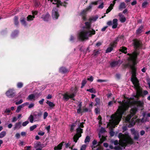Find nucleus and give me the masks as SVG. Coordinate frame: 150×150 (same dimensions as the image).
<instances>
[{
	"instance_id": "c756f323",
	"label": "nucleus",
	"mask_w": 150,
	"mask_h": 150,
	"mask_svg": "<svg viewBox=\"0 0 150 150\" xmlns=\"http://www.w3.org/2000/svg\"><path fill=\"white\" fill-rule=\"evenodd\" d=\"M85 24L86 26V28L88 30H89L91 28V23L88 22H86L85 23Z\"/></svg>"
},
{
	"instance_id": "c85d7f7f",
	"label": "nucleus",
	"mask_w": 150,
	"mask_h": 150,
	"mask_svg": "<svg viewBox=\"0 0 150 150\" xmlns=\"http://www.w3.org/2000/svg\"><path fill=\"white\" fill-rule=\"evenodd\" d=\"M35 96L33 94H31L27 98V99L29 100H32L34 99Z\"/></svg>"
},
{
	"instance_id": "f257e3e1",
	"label": "nucleus",
	"mask_w": 150,
	"mask_h": 150,
	"mask_svg": "<svg viewBox=\"0 0 150 150\" xmlns=\"http://www.w3.org/2000/svg\"><path fill=\"white\" fill-rule=\"evenodd\" d=\"M118 103L121 105L118 107L116 112V115L111 116L112 119L117 125L120 121L123 114L128 109L131 105H136L140 107H142L144 105L143 102L141 101L135 100L133 98H130L126 100H124L122 102L119 101Z\"/></svg>"
},
{
	"instance_id": "e2e57ef3",
	"label": "nucleus",
	"mask_w": 150,
	"mask_h": 150,
	"mask_svg": "<svg viewBox=\"0 0 150 150\" xmlns=\"http://www.w3.org/2000/svg\"><path fill=\"white\" fill-rule=\"evenodd\" d=\"M86 148V146L85 145H82L80 149V150H85Z\"/></svg>"
},
{
	"instance_id": "4468645a",
	"label": "nucleus",
	"mask_w": 150,
	"mask_h": 150,
	"mask_svg": "<svg viewBox=\"0 0 150 150\" xmlns=\"http://www.w3.org/2000/svg\"><path fill=\"white\" fill-rule=\"evenodd\" d=\"M109 46L108 47L106 50L105 53H108L111 52L113 49V48L116 47L114 45L110 43Z\"/></svg>"
},
{
	"instance_id": "bf43d9fd",
	"label": "nucleus",
	"mask_w": 150,
	"mask_h": 150,
	"mask_svg": "<svg viewBox=\"0 0 150 150\" xmlns=\"http://www.w3.org/2000/svg\"><path fill=\"white\" fill-rule=\"evenodd\" d=\"M93 80V78L92 76H91L89 78H87V80L90 81L91 82H92Z\"/></svg>"
},
{
	"instance_id": "dca6fc26",
	"label": "nucleus",
	"mask_w": 150,
	"mask_h": 150,
	"mask_svg": "<svg viewBox=\"0 0 150 150\" xmlns=\"http://www.w3.org/2000/svg\"><path fill=\"white\" fill-rule=\"evenodd\" d=\"M50 15L48 13H47L46 14L42 15V18L45 21H48L49 20Z\"/></svg>"
},
{
	"instance_id": "a211bd4d",
	"label": "nucleus",
	"mask_w": 150,
	"mask_h": 150,
	"mask_svg": "<svg viewBox=\"0 0 150 150\" xmlns=\"http://www.w3.org/2000/svg\"><path fill=\"white\" fill-rule=\"evenodd\" d=\"M20 22L22 25L26 26L27 25L24 16H22L20 19Z\"/></svg>"
},
{
	"instance_id": "4be33fe9",
	"label": "nucleus",
	"mask_w": 150,
	"mask_h": 150,
	"mask_svg": "<svg viewBox=\"0 0 150 150\" xmlns=\"http://www.w3.org/2000/svg\"><path fill=\"white\" fill-rule=\"evenodd\" d=\"M81 137V135L79 136L78 134H76L73 137L74 141L76 143L77 142L78 140L79 139V138Z\"/></svg>"
},
{
	"instance_id": "0e129e2a",
	"label": "nucleus",
	"mask_w": 150,
	"mask_h": 150,
	"mask_svg": "<svg viewBox=\"0 0 150 150\" xmlns=\"http://www.w3.org/2000/svg\"><path fill=\"white\" fill-rule=\"evenodd\" d=\"M107 80H105L98 79L97 80V82H106Z\"/></svg>"
},
{
	"instance_id": "f03ea898",
	"label": "nucleus",
	"mask_w": 150,
	"mask_h": 150,
	"mask_svg": "<svg viewBox=\"0 0 150 150\" xmlns=\"http://www.w3.org/2000/svg\"><path fill=\"white\" fill-rule=\"evenodd\" d=\"M118 137L120 144L122 146H126L128 145H132L134 143L133 139L127 134H123L122 133H119Z\"/></svg>"
},
{
	"instance_id": "5701e85b",
	"label": "nucleus",
	"mask_w": 150,
	"mask_h": 150,
	"mask_svg": "<svg viewBox=\"0 0 150 150\" xmlns=\"http://www.w3.org/2000/svg\"><path fill=\"white\" fill-rule=\"evenodd\" d=\"M18 19V16H15L14 18V24L16 26H18L19 24Z\"/></svg>"
},
{
	"instance_id": "aec40b11",
	"label": "nucleus",
	"mask_w": 150,
	"mask_h": 150,
	"mask_svg": "<svg viewBox=\"0 0 150 150\" xmlns=\"http://www.w3.org/2000/svg\"><path fill=\"white\" fill-rule=\"evenodd\" d=\"M76 134H78V135H79V136H80L81 135V134L83 132V129H82L80 127H78L76 129Z\"/></svg>"
},
{
	"instance_id": "6e6d98bb",
	"label": "nucleus",
	"mask_w": 150,
	"mask_h": 150,
	"mask_svg": "<svg viewBox=\"0 0 150 150\" xmlns=\"http://www.w3.org/2000/svg\"><path fill=\"white\" fill-rule=\"evenodd\" d=\"M139 138V134H137V136H134V139L135 140H138Z\"/></svg>"
},
{
	"instance_id": "a18cd8bd",
	"label": "nucleus",
	"mask_w": 150,
	"mask_h": 150,
	"mask_svg": "<svg viewBox=\"0 0 150 150\" xmlns=\"http://www.w3.org/2000/svg\"><path fill=\"white\" fill-rule=\"evenodd\" d=\"M90 141V137L89 136H87L86 137V138L84 142L85 143H86L87 142H89Z\"/></svg>"
},
{
	"instance_id": "09e8293b",
	"label": "nucleus",
	"mask_w": 150,
	"mask_h": 150,
	"mask_svg": "<svg viewBox=\"0 0 150 150\" xmlns=\"http://www.w3.org/2000/svg\"><path fill=\"white\" fill-rule=\"evenodd\" d=\"M126 20V18L124 16L120 18V21L122 23L125 22Z\"/></svg>"
},
{
	"instance_id": "69168bd1",
	"label": "nucleus",
	"mask_w": 150,
	"mask_h": 150,
	"mask_svg": "<svg viewBox=\"0 0 150 150\" xmlns=\"http://www.w3.org/2000/svg\"><path fill=\"white\" fill-rule=\"evenodd\" d=\"M103 4V3H102L99 6L98 8H99L102 9L104 7Z\"/></svg>"
},
{
	"instance_id": "f8f14e48",
	"label": "nucleus",
	"mask_w": 150,
	"mask_h": 150,
	"mask_svg": "<svg viewBox=\"0 0 150 150\" xmlns=\"http://www.w3.org/2000/svg\"><path fill=\"white\" fill-rule=\"evenodd\" d=\"M117 19L116 18H115L113 19L112 22L111 21H109L107 22V24L109 25L110 26L112 25V28L113 29L116 28L117 26Z\"/></svg>"
},
{
	"instance_id": "6e6552de",
	"label": "nucleus",
	"mask_w": 150,
	"mask_h": 150,
	"mask_svg": "<svg viewBox=\"0 0 150 150\" xmlns=\"http://www.w3.org/2000/svg\"><path fill=\"white\" fill-rule=\"evenodd\" d=\"M131 68L132 69V78L131 79V80L132 83H134V82L139 81L138 79L136 77V71L137 68L136 67L134 66H131Z\"/></svg>"
},
{
	"instance_id": "37998d69",
	"label": "nucleus",
	"mask_w": 150,
	"mask_h": 150,
	"mask_svg": "<svg viewBox=\"0 0 150 150\" xmlns=\"http://www.w3.org/2000/svg\"><path fill=\"white\" fill-rule=\"evenodd\" d=\"M86 81L85 80H84L82 81L81 83V88H83L84 86L85 85L86 83Z\"/></svg>"
},
{
	"instance_id": "ddd939ff",
	"label": "nucleus",
	"mask_w": 150,
	"mask_h": 150,
	"mask_svg": "<svg viewBox=\"0 0 150 150\" xmlns=\"http://www.w3.org/2000/svg\"><path fill=\"white\" fill-rule=\"evenodd\" d=\"M122 62L120 60L114 61L110 63V66L111 67H114L117 66H119L122 64Z\"/></svg>"
},
{
	"instance_id": "20e7f679",
	"label": "nucleus",
	"mask_w": 150,
	"mask_h": 150,
	"mask_svg": "<svg viewBox=\"0 0 150 150\" xmlns=\"http://www.w3.org/2000/svg\"><path fill=\"white\" fill-rule=\"evenodd\" d=\"M95 34V31L93 29L92 30H82L79 33L78 38L79 40L83 41L88 39L89 37H91Z\"/></svg>"
},
{
	"instance_id": "f704fd0d",
	"label": "nucleus",
	"mask_w": 150,
	"mask_h": 150,
	"mask_svg": "<svg viewBox=\"0 0 150 150\" xmlns=\"http://www.w3.org/2000/svg\"><path fill=\"white\" fill-rule=\"evenodd\" d=\"M86 91H89L91 93H96V90L94 89L93 88H92L91 89H87Z\"/></svg>"
},
{
	"instance_id": "ea45409f",
	"label": "nucleus",
	"mask_w": 150,
	"mask_h": 150,
	"mask_svg": "<svg viewBox=\"0 0 150 150\" xmlns=\"http://www.w3.org/2000/svg\"><path fill=\"white\" fill-rule=\"evenodd\" d=\"M6 132L2 131L0 133V138H2L4 137L6 135Z\"/></svg>"
},
{
	"instance_id": "423d86ee",
	"label": "nucleus",
	"mask_w": 150,
	"mask_h": 150,
	"mask_svg": "<svg viewBox=\"0 0 150 150\" xmlns=\"http://www.w3.org/2000/svg\"><path fill=\"white\" fill-rule=\"evenodd\" d=\"M132 83L134 86V87L136 90V93H138L141 96H143V92L142 88L140 86V84L139 81L134 82Z\"/></svg>"
},
{
	"instance_id": "8fccbe9b",
	"label": "nucleus",
	"mask_w": 150,
	"mask_h": 150,
	"mask_svg": "<svg viewBox=\"0 0 150 150\" xmlns=\"http://www.w3.org/2000/svg\"><path fill=\"white\" fill-rule=\"evenodd\" d=\"M85 123V122H82L79 125H78V127H80V128H82L84 127V125L83 124Z\"/></svg>"
},
{
	"instance_id": "9d476101",
	"label": "nucleus",
	"mask_w": 150,
	"mask_h": 150,
	"mask_svg": "<svg viewBox=\"0 0 150 150\" xmlns=\"http://www.w3.org/2000/svg\"><path fill=\"white\" fill-rule=\"evenodd\" d=\"M7 96L9 98H13L16 96V93L14 89H9L6 93Z\"/></svg>"
},
{
	"instance_id": "72a5a7b5",
	"label": "nucleus",
	"mask_w": 150,
	"mask_h": 150,
	"mask_svg": "<svg viewBox=\"0 0 150 150\" xmlns=\"http://www.w3.org/2000/svg\"><path fill=\"white\" fill-rule=\"evenodd\" d=\"M63 143H64V142H63ZM63 142L59 144L56 147H55L54 148H56V149L57 150L58 149H62V146L63 145Z\"/></svg>"
},
{
	"instance_id": "864d4df0",
	"label": "nucleus",
	"mask_w": 150,
	"mask_h": 150,
	"mask_svg": "<svg viewBox=\"0 0 150 150\" xmlns=\"http://www.w3.org/2000/svg\"><path fill=\"white\" fill-rule=\"evenodd\" d=\"M23 102V100L22 99H20L19 101L16 102L15 104L16 105H18L22 103Z\"/></svg>"
},
{
	"instance_id": "79ce46f5",
	"label": "nucleus",
	"mask_w": 150,
	"mask_h": 150,
	"mask_svg": "<svg viewBox=\"0 0 150 150\" xmlns=\"http://www.w3.org/2000/svg\"><path fill=\"white\" fill-rule=\"evenodd\" d=\"M61 6H64L65 8L67 7V5L68 4V3L66 1H64V2H62L61 1Z\"/></svg>"
},
{
	"instance_id": "2f4dec72",
	"label": "nucleus",
	"mask_w": 150,
	"mask_h": 150,
	"mask_svg": "<svg viewBox=\"0 0 150 150\" xmlns=\"http://www.w3.org/2000/svg\"><path fill=\"white\" fill-rule=\"evenodd\" d=\"M119 38L118 37H117L115 38V40L111 43L112 44L114 45L115 46H116L117 42L119 41Z\"/></svg>"
},
{
	"instance_id": "774afa93",
	"label": "nucleus",
	"mask_w": 150,
	"mask_h": 150,
	"mask_svg": "<svg viewBox=\"0 0 150 150\" xmlns=\"http://www.w3.org/2000/svg\"><path fill=\"white\" fill-rule=\"evenodd\" d=\"M134 96L135 98H137V99H139V97L141 96L139 95L138 93H136V94L135 95H134Z\"/></svg>"
},
{
	"instance_id": "5fc2aeb1",
	"label": "nucleus",
	"mask_w": 150,
	"mask_h": 150,
	"mask_svg": "<svg viewBox=\"0 0 150 150\" xmlns=\"http://www.w3.org/2000/svg\"><path fill=\"white\" fill-rule=\"evenodd\" d=\"M48 115V113L47 112H45L43 115V118L44 119H45Z\"/></svg>"
},
{
	"instance_id": "cd10ccee",
	"label": "nucleus",
	"mask_w": 150,
	"mask_h": 150,
	"mask_svg": "<svg viewBox=\"0 0 150 150\" xmlns=\"http://www.w3.org/2000/svg\"><path fill=\"white\" fill-rule=\"evenodd\" d=\"M122 68L123 69H125L127 68L131 67V65L129 63L124 64H122Z\"/></svg>"
},
{
	"instance_id": "0eeeda50",
	"label": "nucleus",
	"mask_w": 150,
	"mask_h": 150,
	"mask_svg": "<svg viewBox=\"0 0 150 150\" xmlns=\"http://www.w3.org/2000/svg\"><path fill=\"white\" fill-rule=\"evenodd\" d=\"M133 44L135 49V50L141 49L142 47L143 44L142 41L137 39H134L133 40Z\"/></svg>"
},
{
	"instance_id": "c03bdc74",
	"label": "nucleus",
	"mask_w": 150,
	"mask_h": 150,
	"mask_svg": "<svg viewBox=\"0 0 150 150\" xmlns=\"http://www.w3.org/2000/svg\"><path fill=\"white\" fill-rule=\"evenodd\" d=\"M30 120V121L31 123H33L34 120V117L32 115H30L28 118Z\"/></svg>"
},
{
	"instance_id": "7c9ffc66",
	"label": "nucleus",
	"mask_w": 150,
	"mask_h": 150,
	"mask_svg": "<svg viewBox=\"0 0 150 150\" xmlns=\"http://www.w3.org/2000/svg\"><path fill=\"white\" fill-rule=\"evenodd\" d=\"M24 105L22 104L20 105H19L18 106L17 108V109L16 110V112L17 113H18L21 110V109L24 107Z\"/></svg>"
},
{
	"instance_id": "1a4fd4ad",
	"label": "nucleus",
	"mask_w": 150,
	"mask_h": 150,
	"mask_svg": "<svg viewBox=\"0 0 150 150\" xmlns=\"http://www.w3.org/2000/svg\"><path fill=\"white\" fill-rule=\"evenodd\" d=\"M92 8L91 5H90L88 7H87L85 9L82 11L79 14V15L81 16L82 18L84 21L86 20V16L87 12L91 9Z\"/></svg>"
},
{
	"instance_id": "6ab92c4d",
	"label": "nucleus",
	"mask_w": 150,
	"mask_h": 150,
	"mask_svg": "<svg viewBox=\"0 0 150 150\" xmlns=\"http://www.w3.org/2000/svg\"><path fill=\"white\" fill-rule=\"evenodd\" d=\"M144 26L142 25L140 26L136 31V34L137 35H139L140 33H142L143 32L142 30Z\"/></svg>"
},
{
	"instance_id": "bb28decb",
	"label": "nucleus",
	"mask_w": 150,
	"mask_h": 150,
	"mask_svg": "<svg viewBox=\"0 0 150 150\" xmlns=\"http://www.w3.org/2000/svg\"><path fill=\"white\" fill-rule=\"evenodd\" d=\"M137 111V109L136 108H132L130 110L131 113L133 115H134Z\"/></svg>"
},
{
	"instance_id": "7ed1b4c3",
	"label": "nucleus",
	"mask_w": 150,
	"mask_h": 150,
	"mask_svg": "<svg viewBox=\"0 0 150 150\" xmlns=\"http://www.w3.org/2000/svg\"><path fill=\"white\" fill-rule=\"evenodd\" d=\"M78 91V89L76 86L71 88L69 91L70 94L67 92L62 95L63 100L67 101L70 98L71 100L75 101V99L74 98L76 96Z\"/></svg>"
},
{
	"instance_id": "603ef678",
	"label": "nucleus",
	"mask_w": 150,
	"mask_h": 150,
	"mask_svg": "<svg viewBox=\"0 0 150 150\" xmlns=\"http://www.w3.org/2000/svg\"><path fill=\"white\" fill-rule=\"evenodd\" d=\"M29 123V122L28 121H25L23 123L22 125L23 126H25Z\"/></svg>"
},
{
	"instance_id": "052dcab7",
	"label": "nucleus",
	"mask_w": 150,
	"mask_h": 150,
	"mask_svg": "<svg viewBox=\"0 0 150 150\" xmlns=\"http://www.w3.org/2000/svg\"><path fill=\"white\" fill-rule=\"evenodd\" d=\"M110 134L111 137H113L114 135L115 132H114V131H113L112 130H111L110 131Z\"/></svg>"
},
{
	"instance_id": "a19ab883",
	"label": "nucleus",
	"mask_w": 150,
	"mask_h": 150,
	"mask_svg": "<svg viewBox=\"0 0 150 150\" xmlns=\"http://www.w3.org/2000/svg\"><path fill=\"white\" fill-rule=\"evenodd\" d=\"M62 3H61V1H59L57 2V3H52L53 4H56L57 5V8H59L60 6H61V5H62L61 4Z\"/></svg>"
},
{
	"instance_id": "9b49d317",
	"label": "nucleus",
	"mask_w": 150,
	"mask_h": 150,
	"mask_svg": "<svg viewBox=\"0 0 150 150\" xmlns=\"http://www.w3.org/2000/svg\"><path fill=\"white\" fill-rule=\"evenodd\" d=\"M52 18L54 19H57L59 16L58 9L56 7L53 8L52 10Z\"/></svg>"
},
{
	"instance_id": "c9c22d12",
	"label": "nucleus",
	"mask_w": 150,
	"mask_h": 150,
	"mask_svg": "<svg viewBox=\"0 0 150 150\" xmlns=\"http://www.w3.org/2000/svg\"><path fill=\"white\" fill-rule=\"evenodd\" d=\"M23 83L21 82H18L17 84V87L18 88H21L23 86Z\"/></svg>"
},
{
	"instance_id": "393cba45",
	"label": "nucleus",
	"mask_w": 150,
	"mask_h": 150,
	"mask_svg": "<svg viewBox=\"0 0 150 150\" xmlns=\"http://www.w3.org/2000/svg\"><path fill=\"white\" fill-rule=\"evenodd\" d=\"M35 18V16L29 15L27 17V21H33Z\"/></svg>"
},
{
	"instance_id": "e433bc0d",
	"label": "nucleus",
	"mask_w": 150,
	"mask_h": 150,
	"mask_svg": "<svg viewBox=\"0 0 150 150\" xmlns=\"http://www.w3.org/2000/svg\"><path fill=\"white\" fill-rule=\"evenodd\" d=\"M19 33V31L18 30H14L12 33V36L14 37L17 35Z\"/></svg>"
},
{
	"instance_id": "39448f33",
	"label": "nucleus",
	"mask_w": 150,
	"mask_h": 150,
	"mask_svg": "<svg viewBox=\"0 0 150 150\" xmlns=\"http://www.w3.org/2000/svg\"><path fill=\"white\" fill-rule=\"evenodd\" d=\"M139 54V52L137 51L134 50V52L132 54L128 53L127 55L129 56V60L133 62V63H135L137 58V57Z\"/></svg>"
},
{
	"instance_id": "4d7b16f0",
	"label": "nucleus",
	"mask_w": 150,
	"mask_h": 150,
	"mask_svg": "<svg viewBox=\"0 0 150 150\" xmlns=\"http://www.w3.org/2000/svg\"><path fill=\"white\" fill-rule=\"evenodd\" d=\"M106 131L105 129V128L102 127L100 129V132L101 133H103L105 132Z\"/></svg>"
},
{
	"instance_id": "49530a36",
	"label": "nucleus",
	"mask_w": 150,
	"mask_h": 150,
	"mask_svg": "<svg viewBox=\"0 0 150 150\" xmlns=\"http://www.w3.org/2000/svg\"><path fill=\"white\" fill-rule=\"evenodd\" d=\"M37 127V125H34L32 126H31L30 127V131H33L34 129L36 128Z\"/></svg>"
},
{
	"instance_id": "b1692460",
	"label": "nucleus",
	"mask_w": 150,
	"mask_h": 150,
	"mask_svg": "<svg viewBox=\"0 0 150 150\" xmlns=\"http://www.w3.org/2000/svg\"><path fill=\"white\" fill-rule=\"evenodd\" d=\"M46 103L51 108H52L55 105L53 103L48 100L47 101Z\"/></svg>"
},
{
	"instance_id": "2eb2a0df",
	"label": "nucleus",
	"mask_w": 150,
	"mask_h": 150,
	"mask_svg": "<svg viewBox=\"0 0 150 150\" xmlns=\"http://www.w3.org/2000/svg\"><path fill=\"white\" fill-rule=\"evenodd\" d=\"M69 70L64 67H61L59 69V72L62 74H65L68 72Z\"/></svg>"
},
{
	"instance_id": "473e14b6",
	"label": "nucleus",
	"mask_w": 150,
	"mask_h": 150,
	"mask_svg": "<svg viewBox=\"0 0 150 150\" xmlns=\"http://www.w3.org/2000/svg\"><path fill=\"white\" fill-rule=\"evenodd\" d=\"M95 102L96 103L95 104V105H100V100L99 98H96L95 99Z\"/></svg>"
},
{
	"instance_id": "680f3d73",
	"label": "nucleus",
	"mask_w": 150,
	"mask_h": 150,
	"mask_svg": "<svg viewBox=\"0 0 150 150\" xmlns=\"http://www.w3.org/2000/svg\"><path fill=\"white\" fill-rule=\"evenodd\" d=\"M33 117H34L35 118H37L38 116V114L37 113V112H34V113L33 114Z\"/></svg>"
},
{
	"instance_id": "a878e982",
	"label": "nucleus",
	"mask_w": 150,
	"mask_h": 150,
	"mask_svg": "<svg viewBox=\"0 0 150 150\" xmlns=\"http://www.w3.org/2000/svg\"><path fill=\"white\" fill-rule=\"evenodd\" d=\"M121 48V49L120 50V51L125 54H126L127 52L125 51H126L127 50V47L124 46H122Z\"/></svg>"
},
{
	"instance_id": "13d9d810",
	"label": "nucleus",
	"mask_w": 150,
	"mask_h": 150,
	"mask_svg": "<svg viewBox=\"0 0 150 150\" xmlns=\"http://www.w3.org/2000/svg\"><path fill=\"white\" fill-rule=\"evenodd\" d=\"M95 112L96 114H99L100 113V111L98 108H96L95 109Z\"/></svg>"
},
{
	"instance_id": "338daca9",
	"label": "nucleus",
	"mask_w": 150,
	"mask_h": 150,
	"mask_svg": "<svg viewBox=\"0 0 150 150\" xmlns=\"http://www.w3.org/2000/svg\"><path fill=\"white\" fill-rule=\"evenodd\" d=\"M38 134L40 136H43L45 134V132H43L40 131L38 132Z\"/></svg>"
},
{
	"instance_id": "412c9836",
	"label": "nucleus",
	"mask_w": 150,
	"mask_h": 150,
	"mask_svg": "<svg viewBox=\"0 0 150 150\" xmlns=\"http://www.w3.org/2000/svg\"><path fill=\"white\" fill-rule=\"evenodd\" d=\"M21 127V122H17L16 123L15 127H14V129H18L20 128Z\"/></svg>"
},
{
	"instance_id": "4c0bfd02",
	"label": "nucleus",
	"mask_w": 150,
	"mask_h": 150,
	"mask_svg": "<svg viewBox=\"0 0 150 150\" xmlns=\"http://www.w3.org/2000/svg\"><path fill=\"white\" fill-rule=\"evenodd\" d=\"M131 118V116L130 115H128L125 118V121L126 122H129Z\"/></svg>"
},
{
	"instance_id": "3c124183",
	"label": "nucleus",
	"mask_w": 150,
	"mask_h": 150,
	"mask_svg": "<svg viewBox=\"0 0 150 150\" xmlns=\"http://www.w3.org/2000/svg\"><path fill=\"white\" fill-rule=\"evenodd\" d=\"M98 16H95L91 19V20L96 21L98 19Z\"/></svg>"
},
{
	"instance_id": "f3484780",
	"label": "nucleus",
	"mask_w": 150,
	"mask_h": 150,
	"mask_svg": "<svg viewBox=\"0 0 150 150\" xmlns=\"http://www.w3.org/2000/svg\"><path fill=\"white\" fill-rule=\"evenodd\" d=\"M126 8V4L124 2H121L119 5L118 8L120 10H122L123 9Z\"/></svg>"
},
{
	"instance_id": "de8ad7c7",
	"label": "nucleus",
	"mask_w": 150,
	"mask_h": 150,
	"mask_svg": "<svg viewBox=\"0 0 150 150\" xmlns=\"http://www.w3.org/2000/svg\"><path fill=\"white\" fill-rule=\"evenodd\" d=\"M148 2L147 1H144L142 4V6L144 8H145L146 6L148 4Z\"/></svg>"
},
{
	"instance_id": "58836bf2",
	"label": "nucleus",
	"mask_w": 150,
	"mask_h": 150,
	"mask_svg": "<svg viewBox=\"0 0 150 150\" xmlns=\"http://www.w3.org/2000/svg\"><path fill=\"white\" fill-rule=\"evenodd\" d=\"M100 53L99 50H94L93 54V55L94 56H97Z\"/></svg>"
}]
</instances>
